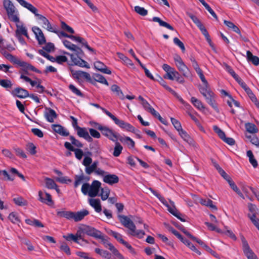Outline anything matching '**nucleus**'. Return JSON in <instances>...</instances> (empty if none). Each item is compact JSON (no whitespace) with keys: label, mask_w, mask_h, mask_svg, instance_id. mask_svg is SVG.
I'll return each mask as SVG.
<instances>
[{"label":"nucleus","mask_w":259,"mask_h":259,"mask_svg":"<svg viewBox=\"0 0 259 259\" xmlns=\"http://www.w3.org/2000/svg\"><path fill=\"white\" fill-rule=\"evenodd\" d=\"M60 27L64 31H66L70 34H74L75 33L74 29L63 21H61L60 22Z\"/></svg>","instance_id":"47"},{"label":"nucleus","mask_w":259,"mask_h":259,"mask_svg":"<svg viewBox=\"0 0 259 259\" xmlns=\"http://www.w3.org/2000/svg\"><path fill=\"white\" fill-rule=\"evenodd\" d=\"M38 200L45 204L51 206L54 204V202L52 200L51 195L47 192L44 193L41 191L38 192Z\"/></svg>","instance_id":"15"},{"label":"nucleus","mask_w":259,"mask_h":259,"mask_svg":"<svg viewBox=\"0 0 259 259\" xmlns=\"http://www.w3.org/2000/svg\"><path fill=\"white\" fill-rule=\"evenodd\" d=\"M64 147L66 149L69 150L70 151L74 152L75 157L77 159L80 160L82 158L83 155V152L81 149L79 148H74L73 146H72L71 144L68 142H65Z\"/></svg>","instance_id":"16"},{"label":"nucleus","mask_w":259,"mask_h":259,"mask_svg":"<svg viewBox=\"0 0 259 259\" xmlns=\"http://www.w3.org/2000/svg\"><path fill=\"white\" fill-rule=\"evenodd\" d=\"M73 76L74 78L77 79L84 78L87 80H90L91 79L90 74L86 72L82 71H75L72 72Z\"/></svg>","instance_id":"25"},{"label":"nucleus","mask_w":259,"mask_h":259,"mask_svg":"<svg viewBox=\"0 0 259 259\" xmlns=\"http://www.w3.org/2000/svg\"><path fill=\"white\" fill-rule=\"evenodd\" d=\"M168 230L179 238L184 244L187 246L190 249H192V246H195L189 240L184 238L176 230L172 227H170Z\"/></svg>","instance_id":"17"},{"label":"nucleus","mask_w":259,"mask_h":259,"mask_svg":"<svg viewBox=\"0 0 259 259\" xmlns=\"http://www.w3.org/2000/svg\"><path fill=\"white\" fill-rule=\"evenodd\" d=\"M0 85L6 90L9 91L13 87L12 82L10 79H0Z\"/></svg>","instance_id":"43"},{"label":"nucleus","mask_w":259,"mask_h":259,"mask_svg":"<svg viewBox=\"0 0 259 259\" xmlns=\"http://www.w3.org/2000/svg\"><path fill=\"white\" fill-rule=\"evenodd\" d=\"M36 17L41 21V23L44 25L43 27L44 28H46L49 31L52 29L53 27L48 19H47L45 16L38 14Z\"/></svg>","instance_id":"28"},{"label":"nucleus","mask_w":259,"mask_h":259,"mask_svg":"<svg viewBox=\"0 0 259 259\" xmlns=\"http://www.w3.org/2000/svg\"><path fill=\"white\" fill-rule=\"evenodd\" d=\"M8 218L13 224H17L20 222L18 214L16 212H12L10 213L9 215Z\"/></svg>","instance_id":"51"},{"label":"nucleus","mask_w":259,"mask_h":259,"mask_svg":"<svg viewBox=\"0 0 259 259\" xmlns=\"http://www.w3.org/2000/svg\"><path fill=\"white\" fill-rule=\"evenodd\" d=\"M170 213H171L172 215H174L175 217H176L177 218H178L179 220H180L181 221L183 222H186V220L185 219V215L181 214L177 209V208H173V209H170Z\"/></svg>","instance_id":"45"},{"label":"nucleus","mask_w":259,"mask_h":259,"mask_svg":"<svg viewBox=\"0 0 259 259\" xmlns=\"http://www.w3.org/2000/svg\"><path fill=\"white\" fill-rule=\"evenodd\" d=\"M114 142L115 143V145L114 148L113 155L115 157H118L121 153L123 148L120 143L117 142V141Z\"/></svg>","instance_id":"44"},{"label":"nucleus","mask_w":259,"mask_h":259,"mask_svg":"<svg viewBox=\"0 0 259 259\" xmlns=\"http://www.w3.org/2000/svg\"><path fill=\"white\" fill-rule=\"evenodd\" d=\"M45 114L47 120L49 122H53L57 115L55 110L51 108H47Z\"/></svg>","instance_id":"24"},{"label":"nucleus","mask_w":259,"mask_h":259,"mask_svg":"<svg viewBox=\"0 0 259 259\" xmlns=\"http://www.w3.org/2000/svg\"><path fill=\"white\" fill-rule=\"evenodd\" d=\"M248 217L256 228H259V219L257 218L256 214L254 213L248 214Z\"/></svg>","instance_id":"55"},{"label":"nucleus","mask_w":259,"mask_h":259,"mask_svg":"<svg viewBox=\"0 0 259 259\" xmlns=\"http://www.w3.org/2000/svg\"><path fill=\"white\" fill-rule=\"evenodd\" d=\"M3 55L7 59L9 60L12 63L23 67L22 70L26 74H28V70L33 71L38 73H41V71L39 70L36 68L31 64L21 60L16 56H13V55L7 52H5Z\"/></svg>","instance_id":"3"},{"label":"nucleus","mask_w":259,"mask_h":259,"mask_svg":"<svg viewBox=\"0 0 259 259\" xmlns=\"http://www.w3.org/2000/svg\"><path fill=\"white\" fill-rule=\"evenodd\" d=\"M191 102L193 105L199 110H202L205 109V107L203 105L202 102L195 97H192L191 98Z\"/></svg>","instance_id":"40"},{"label":"nucleus","mask_w":259,"mask_h":259,"mask_svg":"<svg viewBox=\"0 0 259 259\" xmlns=\"http://www.w3.org/2000/svg\"><path fill=\"white\" fill-rule=\"evenodd\" d=\"M36 146L32 143H29L26 146V149L31 155H34L36 153Z\"/></svg>","instance_id":"56"},{"label":"nucleus","mask_w":259,"mask_h":259,"mask_svg":"<svg viewBox=\"0 0 259 259\" xmlns=\"http://www.w3.org/2000/svg\"><path fill=\"white\" fill-rule=\"evenodd\" d=\"M95 68L104 73L111 74V71L108 69L107 66L102 62L97 61L94 63Z\"/></svg>","instance_id":"21"},{"label":"nucleus","mask_w":259,"mask_h":259,"mask_svg":"<svg viewBox=\"0 0 259 259\" xmlns=\"http://www.w3.org/2000/svg\"><path fill=\"white\" fill-rule=\"evenodd\" d=\"M46 186L49 189H55L57 192H59V189L57 188V185L55 181L49 178H45Z\"/></svg>","instance_id":"30"},{"label":"nucleus","mask_w":259,"mask_h":259,"mask_svg":"<svg viewBox=\"0 0 259 259\" xmlns=\"http://www.w3.org/2000/svg\"><path fill=\"white\" fill-rule=\"evenodd\" d=\"M242 244V250L247 259H258L257 256L250 247L248 242L243 235L240 236Z\"/></svg>","instance_id":"9"},{"label":"nucleus","mask_w":259,"mask_h":259,"mask_svg":"<svg viewBox=\"0 0 259 259\" xmlns=\"http://www.w3.org/2000/svg\"><path fill=\"white\" fill-rule=\"evenodd\" d=\"M215 94L213 92L212 93V94H209L208 96H206V97H204L207 103L211 107L217 112H219V110L217 105L215 101Z\"/></svg>","instance_id":"23"},{"label":"nucleus","mask_w":259,"mask_h":259,"mask_svg":"<svg viewBox=\"0 0 259 259\" xmlns=\"http://www.w3.org/2000/svg\"><path fill=\"white\" fill-rule=\"evenodd\" d=\"M108 114L109 117L121 129L133 133H136V132H138V130L130 123L119 119L111 113H109Z\"/></svg>","instance_id":"7"},{"label":"nucleus","mask_w":259,"mask_h":259,"mask_svg":"<svg viewBox=\"0 0 259 259\" xmlns=\"http://www.w3.org/2000/svg\"><path fill=\"white\" fill-rule=\"evenodd\" d=\"M101 132L104 136L113 142H116L120 137L119 134L106 126L103 127Z\"/></svg>","instance_id":"11"},{"label":"nucleus","mask_w":259,"mask_h":259,"mask_svg":"<svg viewBox=\"0 0 259 259\" xmlns=\"http://www.w3.org/2000/svg\"><path fill=\"white\" fill-rule=\"evenodd\" d=\"M111 90L112 92L115 93L116 96H117L121 100H123L125 99V96H124L123 92L120 87L117 85H112L111 87Z\"/></svg>","instance_id":"34"},{"label":"nucleus","mask_w":259,"mask_h":259,"mask_svg":"<svg viewBox=\"0 0 259 259\" xmlns=\"http://www.w3.org/2000/svg\"><path fill=\"white\" fill-rule=\"evenodd\" d=\"M152 21L153 22H158L160 26L164 27L170 30H174V27L168 23L164 22L160 19V18L157 17H154L152 18Z\"/></svg>","instance_id":"32"},{"label":"nucleus","mask_w":259,"mask_h":259,"mask_svg":"<svg viewBox=\"0 0 259 259\" xmlns=\"http://www.w3.org/2000/svg\"><path fill=\"white\" fill-rule=\"evenodd\" d=\"M85 179V178L82 173L80 175H75L74 177V179H75V181H74V188L78 187V186L81 184V183L83 182V181Z\"/></svg>","instance_id":"49"},{"label":"nucleus","mask_w":259,"mask_h":259,"mask_svg":"<svg viewBox=\"0 0 259 259\" xmlns=\"http://www.w3.org/2000/svg\"><path fill=\"white\" fill-rule=\"evenodd\" d=\"M13 201L17 205L20 206H24L27 205V201L21 196L14 198Z\"/></svg>","instance_id":"46"},{"label":"nucleus","mask_w":259,"mask_h":259,"mask_svg":"<svg viewBox=\"0 0 259 259\" xmlns=\"http://www.w3.org/2000/svg\"><path fill=\"white\" fill-rule=\"evenodd\" d=\"M198 28L201 31V33L203 34V35L205 36L207 41L209 44L210 45H211V40L210 39V37L205 27L202 24Z\"/></svg>","instance_id":"48"},{"label":"nucleus","mask_w":259,"mask_h":259,"mask_svg":"<svg viewBox=\"0 0 259 259\" xmlns=\"http://www.w3.org/2000/svg\"><path fill=\"white\" fill-rule=\"evenodd\" d=\"M98 163L99 162L98 161H95L91 165H90L85 167V171L86 174L88 175H91L93 172H94L97 168Z\"/></svg>","instance_id":"41"},{"label":"nucleus","mask_w":259,"mask_h":259,"mask_svg":"<svg viewBox=\"0 0 259 259\" xmlns=\"http://www.w3.org/2000/svg\"><path fill=\"white\" fill-rule=\"evenodd\" d=\"M101 183L97 180H94L91 185V191L89 193V196L91 197H95L98 195Z\"/></svg>","instance_id":"14"},{"label":"nucleus","mask_w":259,"mask_h":259,"mask_svg":"<svg viewBox=\"0 0 259 259\" xmlns=\"http://www.w3.org/2000/svg\"><path fill=\"white\" fill-rule=\"evenodd\" d=\"M118 218L122 225L128 229L127 234L128 235L136 237L139 239L144 237L145 235V232L142 230H136V225L128 217L119 214L118 215Z\"/></svg>","instance_id":"1"},{"label":"nucleus","mask_w":259,"mask_h":259,"mask_svg":"<svg viewBox=\"0 0 259 259\" xmlns=\"http://www.w3.org/2000/svg\"><path fill=\"white\" fill-rule=\"evenodd\" d=\"M213 130L216 133L219 137L222 139L223 138H225V133L217 125H214L213 126Z\"/></svg>","instance_id":"64"},{"label":"nucleus","mask_w":259,"mask_h":259,"mask_svg":"<svg viewBox=\"0 0 259 259\" xmlns=\"http://www.w3.org/2000/svg\"><path fill=\"white\" fill-rule=\"evenodd\" d=\"M110 194V190L108 188L105 187L101 189L100 196L102 200L104 201L107 199Z\"/></svg>","instance_id":"52"},{"label":"nucleus","mask_w":259,"mask_h":259,"mask_svg":"<svg viewBox=\"0 0 259 259\" xmlns=\"http://www.w3.org/2000/svg\"><path fill=\"white\" fill-rule=\"evenodd\" d=\"M89 204L94 208L97 212H100L102 211V206L100 199L90 198L88 199Z\"/></svg>","instance_id":"22"},{"label":"nucleus","mask_w":259,"mask_h":259,"mask_svg":"<svg viewBox=\"0 0 259 259\" xmlns=\"http://www.w3.org/2000/svg\"><path fill=\"white\" fill-rule=\"evenodd\" d=\"M110 234L122 244H123L124 242L125 241L122 239V235L116 232L111 231Z\"/></svg>","instance_id":"57"},{"label":"nucleus","mask_w":259,"mask_h":259,"mask_svg":"<svg viewBox=\"0 0 259 259\" xmlns=\"http://www.w3.org/2000/svg\"><path fill=\"white\" fill-rule=\"evenodd\" d=\"M63 237L66 240L68 241L72 240L75 243L78 244L79 243L78 241L79 240L81 239L82 241H84L80 233H79V234H77V233L75 235L73 234H68L66 235H64Z\"/></svg>","instance_id":"26"},{"label":"nucleus","mask_w":259,"mask_h":259,"mask_svg":"<svg viewBox=\"0 0 259 259\" xmlns=\"http://www.w3.org/2000/svg\"><path fill=\"white\" fill-rule=\"evenodd\" d=\"M69 89L76 96L82 97L83 96L82 93L80 92L79 90L77 89L74 85L73 84H69L68 86Z\"/></svg>","instance_id":"58"},{"label":"nucleus","mask_w":259,"mask_h":259,"mask_svg":"<svg viewBox=\"0 0 259 259\" xmlns=\"http://www.w3.org/2000/svg\"><path fill=\"white\" fill-rule=\"evenodd\" d=\"M32 30L35 35L36 39L39 45H44L46 43V40L42 30L37 26H33Z\"/></svg>","instance_id":"13"},{"label":"nucleus","mask_w":259,"mask_h":259,"mask_svg":"<svg viewBox=\"0 0 259 259\" xmlns=\"http://www.w3.org/2000/svg\"><path fill=\"white\" fill-rule=\"evenodd\" d=\"M89 214V211L87 209H82L77 212L66 210H57V215L60 218H64L68 220H73L78 222L84 219Z\"/></svg>","instance_id":"2"},{"label":"nucleus","mask_w":259,"mask_h":259,"mask_svg":"<svg viewBox=\"0 0 259 259\" xmlns=\"http://www.w3.org/2000/svg\"><path fill=\"white\" fill-rule=\"evenodd\" d=\"M135 11L138 14L145 16L147 15L148 11L144 8L141 7L139 6H136L134 7Z\"/></svg>","instance_id":"53"},{"label":"nucleus","mask_w":259,"mask_h":259,"mask_svg":"<svg viewBox=\"0 0 259 259\" xmlns=\"http://www.w3.org/2000/svg\"><path fill=\"white\" fill-rule=\"evenodd\" d=\"M69 139L71 142V144L79 148L83 147V144L78 140L76 139L73 136H70Z\"/></svg>","instance_id":"59"},{"label":"nucleus","mask_w":259,"mask_h":259,"mask_svg":"<svg viewBox=\"0 0 259 259\" xmlns=\"http://www.w3.org/2000/svg\"><path fill=\"white\" fill-rule=\"evenodd\" d=\"M103 180L105 183L112 185L119 182V178L114 174H107L104 176Z\"/></svg>","instance_id":"20"},{"label":"nucleus","mask_w":259,"mask_h":259,"mask_svg":"<svg viewBox=\"0 0 259 259\" xmlns=\"http://www.w3.org/2000/svg\"><path fill=\"white\" fill-rule=\"evenodd\" d=\"M246 59L248 62H251L255 66L259 65V58L257 56L253 55L249 51L246 52Z\"/></svg>","instance_id":"29"},{"label":"nucleus","mask_w":259,"mask_h":259,"mask_svg":"<svg viewBox=\"0 0 259 259\" xmlns=\"http://www.w3.org/2000/svg\"><path fill=\"white\" fill-rule=\"evenodd\" d=\"M72 51L74 52V54H71L69 53H65V54L70 57L72 64L77 65L81 67H85L86 68H90L89 64L81 58L83 56V52L80 48L75 45V48H73Z\"/></svg>","instance_id":"4"},{"label":"nucleus","mask_w":259,"mask_h":259,"mask_svg":"<svg viewBox=\"0 0 259 259\" xmlns=\"http://www.w3.org/2000/svg\"><path fill=\"white\" fill-rule=\"evenodd\" d=\"M179 135L187 143H191L192 141L190 135L187 133V132L184 130L183 128L178 131Z\"/></svg>","instance_id":"39"},{"label":"nucleus","mask_w":259,"mask_h":259,"mask_svg":"<svg viewBox=\"0 0 259 259\" xmlns=\"http://www.w3.org/2000/svg\"><path fill=\"white\" fill-rule=\"evenodd\" d=\"M171 122L176 128V130L178 132L181 129H182L181 124L179 121H178L177 119L171 117L170 118Z\"/></svg>","instance_id":"61"},{"label":"nucleus","mask_w":259,"mask_h":259,"mask_svg":"<svg viewBox=\"0 0 259 259\" xmlns=\"http://www.w3.org/2000/svg\"><path fill=\"white\" fill-rule=\"evenodd\" d=\"M246 155L249 158V162L254 168H256L258 165V163L256 160L254 158L252 151L251 150H248L246 152Z\"/></svg>","instance_id":"42"},{"label":"nucleus","mask_w":259,"mask_h":259,"mask_svg":"<svg viewBox=\"0 0 259 259\" xmlns=\"http://www.w3.org/2000/svg\"><path fill=\"white\" fill-rule=\"evenodd\" d=\"M195 241L197 242L199 244H200L203 248H204L206 251L210 252L212 254H213L215 252L212 250L208 245H207L203 241L199 239H196Z\"/></svg>","instance_id":"54"},{"label":"nucleus","mask_w":259,"mask_h":259,"mask_svg":"<svg viewBox=\"0 0 259 259\" xmlns=\"http://www.w3.org/2000/svg\"><path fill=\"white\" fill-rule=\"evenodd\" d=\"M18 23H16L17 29L16 30V35H23L26 36L28 39L29 38V35L27 33V29L25 26L23 24L19 25Z\"/></svg>","instance_id":"27"},{"label":"nucleus","mask_w":259,"mask_h":259,"mask_svg":"<svg viewBox=\"0 0 259 259\" xmlns=\"http://www.w3.org/2000/svg\"><path fill=\"white\" fill-rule=\"evenodd\" d=\"M199 91L204 97H206V96H208L209 94H212L213 92L210 90L208 83L207 84H204L203 86L200 87Z\"/></svg>","instance_id":"36"},{"label":"nucleus","mask_w":259,"mask_h":259,"mask_svg":"<svg viewBox=\"0 0 259 259\" xmlns=\"http://www.w3.org/2000/svg\"><path fill=\"white\" fill-rule=\"evenodd\" d=\"M176 65L180 72L185 77L190 76L191 73L189 68L183 62L182 59L179 55H175L174 57Z\"/></svg>","instance_id":"8"},{"label":"nucleus","mask_w":259,"mask_h":259,"mask_svg":"<svg viewBox=\"0 0 259 259\" xmlns=\"http://www.w3.org/2000/svg\"><path fill=\"white\" fill-rule=\"evenodd\" d=\"M160 84L166 90H167L168 91H169L170 93H171L175 97H176L178 100L180 102V103L181 104H182L186 108V109L187 110H190L191 109H192V107L191 106V105L187 103L186 102H185L183 99L174 90H173L170 87H169V86H168L166 84V82L164 80H163L162 79H161L160 82Z\"/></svg>","instance_id":"10"},{"label":"nucleus","mask_w":259,"mask_h":259,"mask_svg":"<svg viewBox=\"0 0 259 259\" xmlns=\"http://www.w3.org/2000/svg\"><path fill=\"white\" fill-rule=\"evenodd\" d=\"M10 93L14 97H17L20 99H25L29 96L28 91L21 87L15 88L10 91Z\"/></svg>","instance_id":"12"},{"label":"nucleus","mask_w":259,"mask_h":259,"mask_svg":"<svg viewBox=\"0 0 259 259\" xmlns=\"http://www.w3.org/2000/svg\"><path fill=\"white\" fill-rule=\"evenodd\" d=\"M50 32H52L56 33L60 38H61L63 37L68 38L69 35L66 32H65L64 31L57 30L56 29H54L53 27L52 29L51 30Z\"/></svg>","instance_id":"60"},{"label":"nucleus","mask_w":259,"mask_h":259,"mask_svg":"<svg viewBox=\"0 0 259 259\" xmlns=\"http://www.w3.org/2000/svg\"><path fill=\"white\" fill-rule=\"evenodd\" d=\"M119 140L124 143L126 144L130 148H133L135 147V142L129 137H120L119 138Z\"/></svg>","instance_id":"33"},{"label":"nucleus","mask_w":259,"mask_h":259,"mask_svg":"<svg viewBox=\"0 0 259 259\" xmlns=\"http://www.w3.org/2000/svg\"><path fill=\"white\" fill-rule=\"evenodd\" d=\"M94 78L95 81L108 85V82L106 79L103 75L99 74H95L94 76Z\"/></svg>","instance_id":"50"},{"label":"nucleus","mask_w":259,"mask_h":259,"mask_svg":"<svg viewBox=\"0 0 259 259\" xmlns=\"http://www.w3.org/2000/svg\"><path fill=\"white\" fill-rule=\"evenodd\" d=\"M245 128L246 131L249 134H254L258 132V128L256 126L252 123H246Z\"/></svg>","instance_id":"37"},{"label":"nucleus","mask_w":259,"mask_h":259,"mask_svg":"<svg viewBox=\"0 0 259 259\" xmlns=\"http://www.w3.org/2000/svg\"><path fill=\"white\" fill-rule=\"evenodd\" d=\"M4 7L5 9L9 19L15 23H19L20 19L18 16V12L10 0H4Z\"/></svg>","instance_id":"5"},{"label":"nucleus","mask_w":259,"mask_h":259,"mask_svg":"<svg viewBox=\"0 0 259 259\" xmlns=\"http://www.w3.org/2000/svg\"><path fill=\"white\" fill-rule=\"evenodd\" d=\"M245 137L252 144L256 146H259V139L256 135L254 134H246Z\"/></svg>","instance_id":"38"},{"label":"nucleus","mask_w":259,"mask_h":259,"mask_svg":"<svg viewBox=\"0 0 259 259\" xmlns=\"http://www.w3.org/2000/svg\"><path fill=\"white\" fill-rule=\"evenodd\" d=\"M81 192L84 195H89L90 191H91V185L87 183L83 184L81 189Z\"/></svg>","instance_id":"63"},{"label":"nucleus","mask_w":259,"mask_h":259,"mask_svg":"<svg viewBox=\"0 0 259 259\" xmlns=\"http://www.w3.org/2000/svg\"><path fill=\"white\" fill-rule=\"evenodd\" d=\"M199 202L201 204L209 207L213 210H217V206L213 204V201L209 199H199Z\"/></svg>","instance_id":"35"},{"label":"nucleus","mask_w":259,"mask_h":259,"mask_svg":"<svg viewBox=\"0 0 259 259\" xmlns=\"http://www.w3.org/2000/svg\"><path fill=\"white\" fill-rule=\"evenodd\" d=\"M78 137L82 138L88 142H92L93 138L90 136L87 129L85 127H79L75 130Z\"/></svg>","instance_id":"18"},{"label":"nucleus","mask_w":259,"mask_h":259,"mask_svg":"<svg viewBox=\"0 0 259 259\" xmlns=\"http://www.w3.org/2000/svg\"><path fill=\"white\" fill-rule=\"evenodd\" d=\"M188 15L198 27L202 25L201 21L195 15L192 13H188Z\"/></svg>","instance_id":"62"},{"label":"nucleus","mask_w":259,"mask_h":259,"mask_svg":"<svg viewBox=\"0 0 259 259\" xmlns=\"http://www.w3.org/2000/svg\"><path fill=\"white\" fill-rule=\"evenodd\" d=\"M17 2L21 6L32 13L35 16L38 15V10L30 3L27 2L25 0H17Z\"/></svg>","instance_id":"19"},{"label":"nucleus","mask_w":259,"mask_h":259,"mask_svg":"<svg viewBox=\"0 0 259 259\" xmlns=\"http://www.w3.org/2000/svg\"><path fill=\"white\" fill-rule=\"evenodd\" d=\"M79 233L81 235L82 233L85 234L96 239L102 238L103 234L100 231L96 228L87 225H82L79 227L78 230H77V234H79Z\"/></svg>","instance_id":"6"},{"label":"nucleus","mask_w":259,"mask_h":259,"mask_svg":"<svg viewBox=\"0 0 259 259\" xmlns=\"http://www.w3.org/2000/svg\"><path fill=\"white\" fill-rule=\"evenodd\" d=\"M158 199L167 208V210L170 212V209L172 210L173 208H175V203L171 200H169V203L165 200L164 197L161 196Z\"/></svg>","instance_id":"31"}]
</instances>
